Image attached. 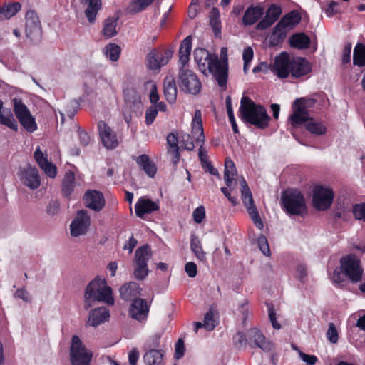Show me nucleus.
<instances>
[{
  "mask_svg": "<svg viewBox=\"0 0 365 365\" xmlns=\"http://www.w3.org/2000/svg\"><path fill=\"white\" fill-rule=\"evenodd\" d=\"M239 113L244 123L254 125L258 129L267 128L271 120L266 108L261 104H256L248 96L242 98Z\"/></svg>",
  "mask_w": 365,
  "mask_h": 365,
  "instance_id": "nucleus-1",
  "label": "nucleus"
},
{
  "mask_svg": "<svg viewBox=\"0 0 365 365\" xmlns=\"http://www.w3.org/2000/svg\"><path fill=\"white\" fill-rule=\"evenodd\" d=\"M339 263V267H336L333 272L332 280L334 284L342 285L346 278L353 284L362 280L364 270L360 259L354 254L342 257Z\"/></svg>",
  "mask_w": 365,
  "mask_h": 365,
  "instance_id": "nucleus-2",
  "label": "nucleus"
},
{
  "mask_svg": "<svg viewBox=\"0 0 365 365\" xmlns=\"http://www.w3.org/2000/svg\"><path fill=\"white\" fill-rule=\"evenodd\" d=\"M112 289L104 279L96 277L86 286L84 293V308L88 310L93 302H103L108 305L114 304Z\"/></svg>",
  "mask_w": 365,
  "mask_h": 365,
  "instance_id": "nucleus-3",
  "label": "nucleus"
},
{
  "mask_svg": "<svg viewBox=\"0 0 365 365\" xmlns=\"http://www.w3.org/2000/svg\"><path fill=\"white\" fill-rule=\"evenodd\" d=\"M315 96L296 98L292 103V113L289 117V121L293 128H300L305 118L310 117V112L314 113L321 108L322 104Z\"/></svg>",
  "mask_w": 365,
  "mask_h": 365,
  "instance_id": "nucleus-4",
  "label": "nucleus"
},
{
  "mask_svg": "<svg viewBox=\"0 0 365 365\" xmlns=\"http://www.w3.org/2000/svg\"><path fill=\"white\" fill-rule=\"evenodd\" d=\"M281 205L289 215L303 216L307 212L305 198L298 189H287L281 195Z\"/></svg>",
  "mask_w": 365,
  "mask_h": 365,
  "instance_id": "nucleus-5",
  "label": "nucleus"
},
{
  "mask_svg": "<svg viewBox=\"0 0 365 365\" xmlns=\"http://www.w3.org/2000/svg\"><path fill=\"white\" fill-rule=\"evenodd\" d=\"M123 98V115L125 123L130 125L133 118H137L142 115L143 105L140 95L134 88L124 89Z\"/></svg>",
  "mask_w": 365,
  "mask_h": 365,
  "instance_id": "nucleus-6",
  "label": "nucleus"
},
{
  "mask_svg": "<svg viewBox=\"0 0 365 365\" xmlns=\"http://www.w3.org/2000/svg\"><path fill=\"white\" fill-rule=\"evenodd\" d=\"M152 256L153 251L148 244H145L135 250V268L133 274L138 280H143L148 275L149 269L148 262Z\"/></svg>",
  "mask_w": 365,
  "mask_h": 365,
  "instance_id": "nucleus-7",
  "label": "nucleus"
},
{
  "mask_svg": "<svg viewBox=\"0 0 365 365\" xmlns=\"http://www.w3.org/2000/svg\"><path fill=\"white\" fill-rule=\"evenodd\" d=\"M93 353L87 350L77 335L71 339L70 361L71 365H91Z\"/></svg>",
  "mask_w": 365,
  "mask_h": 365,
  "instance_id": "nucleus-8",
  "label": "nucleus"
},
{
  "mask_svg": "<svg viewBox=\"0 0 365 365\" xmlns=\"http://www.w3.org/2000/svg\"><path fill=\"white\" fill-rule=\"evenodd\" d=\"M185 66H180L178 74V83L180 88L186 93L198 94L201 91V83L197 76Z\"/></svg>",
  "mask_w": 365,
  "mask_h": 365,
  "instance_id": "nucleus-9",
  "label": "nucleus"
},
{
  "mask_svg": "<svg viewBox=\"0 0 365 365\" xmlns=\"http://www.w3.org/2000/svg\"><path fill=\"white\" fill-rule=\"evenodd\" d=\"M25 34L34 43H38L42 38V28L39 18L34 10H29L25 16Z\"/></svg>",
  "mask_w": 365,
  "mask_h": 365,
  "instance_id": "nucleus-10",
  "label": "nucleus"
},
{
  "mask_svg": "<svg viewBox=\"0 0 365 365\" xmlns=\"http://www.w3.org/2000/svg\"><path fill=\"white\" fill-rule=\"evenodd\" d=\"M334 196L331 189L317 185L313 190L312 205L317 210H327L331 207Z\"/></svg>",
  "mask_w": 365,
  "mask_h": 365,
  "instance_id": "nucleus-11",
  "label": "nucleus"
},
{
  "mask_svg": "<svg viewBox=\"0 0 365 365\" xmlns=\"http://www.w3.org/2000/svg\"><path fill=\"white\" fill-rule=\"evenodd\" d=\"M173 48L165 50L153 49L146 57L148 68L157 70L166 65L173 57Z\"/></svg>",
  "mask_w": 365,
  "mask_h": 365,
  "instance_id": "nucleus-12",
  "label": "nucleus"
},
{
  "mask_svg": "<svg viewBox=\"0 0 365 365\" xmlns=\"http://www.w3.org/2000/svg\"><path fill=\"white\" fill-rule=\"evenodd\" d=\"M207 68L211 73L217 84L220 87H225L228 78V62L225 59V63H221L217 56H214V58L208 62Z\"/></svg>",
  "mask_w": 365,
  "mask_h": 365,
  "instance_id": "nucleus-13",
  "label": "nucleus"
},
{
  "mask_svg": "<svg viewBox=\"0 0 365 365\" xmlns=\"http://www.w3.org/2000/svg\"><path fill=\"white\" fill-rule=\"evenodd\" d=\"M91 223V219L85 210H78L76 218L70 225L71 235L73 237H78L85 235L88 231Z\"/></svg>",
  "mask_w": 365,
  "mask_h": 365,
  "instance_id": "nucleus-14",
  "label": "nucleus"
},
{
  "mask_svg": "<svg viewBox=\"0 0 365 365\" xmlns=\"http://www.w3.org/2000/svg\"><path fill=\"white\" fill-rule=\"evenodd\" d=\"M84 205L96 212L103 210L105 206V198L103 193L96 190H88L83 195Z\"/></svg>",
  "mask_w": 365,
  "mask_h": 365,
  "instance_id": "nucleus-15",
  "label": "nucleus"
},
{
  "mask_svg": "<svg viewBox=\"0 0 365 365\" xmlns=\"http://www.w3.org/2000/svg\"><path fill=\"white\" fill-rule=\"evenodd\" d=\"M292 58L284 51L277 56L273 63V70L279 78H286L291 72Z\"/></svg>",
  "mask_w": 365,
  "mask_h": 365,
  "instance_id": "nucleus-16",
  "label": "nucleus"
},
{
  "mask_svg": "<svg viewBox=\"0 0 365 365\" xmlns=\"http://www.w3.org/2000/svg\"><path fill=\"white\" fill-rule=\"evenodd\" d=\"M282 13V10L279 6L272 4L266 11L264 17L257 24L256 29L263 31L269 28L278 20Z\"/></svg>",
  "mask_w": 365,
  "mask_h": 365,
  "instance_id": "nucleus-17",
  "label": "nucleus"
},
{
  "mask_svg": "<svg viewBox=\"0 0 365 365\" xmlns=\"http://www.w3.org/2000/svg\"><path fill=\"white\" fill-rule=\"evenodd\" d=\"M312 63L304 57L296 56L292 58L291 72L292 77L300 78L311 73Z\"/></svg>",
  "mask_w": 365,
  "mask_h": 365,
  "instance_id": "nucleus-18",
  "label": "nucleus"
},
{
  "mask_svg": "<svg viewBox=\"0 0 365 365\" xmlns=\"http://www.w3.org/2000/svg\"><path fill=\"white\" fill-rule=\"evenodd\" d=\"M20 176L23 184L31 190L37 189L41 185V178L38 169L30 165L21 170Z\"/></svg>",
  "mask_w": 365,
  "mask_h": 365,
  "instance_id": "nucleus-19",
  "label": "nucleus"
},
{
  "mask_svg": "<svg viewBox=\"0 0 365 365\" xmlns=\"http://www.w3.org/2000/svg\"><path fill=\"white\" fill-rule=\"evenodd\" d=\"M149 307L147 302L141 298L133 299L129 308V315L138 322H143L148 315Z\"/></svg>",
  "mask_w": 365,
  "mask_h": 365,
  "instance_id": "nucleus-20",
  "label": "nucleus"
},
{
  "mask_svg": "<svg viewBox=\"0 0 365 365\" xmlns=\"http://www.w3.org/2000/svg\"><path fill=\"white\" fill-rule=\"evenodd\" d=\"M98 129L103 145L107 148H115L118 143L114 133L108 124L103 120L98 122Z\"/></svg>",
  "mask_w": 365,
  "mask_h": 365,
  "instance_id": "nucleus-21",
  "label": "nucleus"
},
{
  "mask_svg": "<svg viewBox=\"0 0 365 365\" xmlns=\"http://www.w3.org/2000/svg\"><path fill=\"white\" fill-rule=\"evenodd\" d=\"M247 336L249 341H253L255 345L264 351L269 352L274 349V344L267 341L262 332L256 328L249 329Z\"/></svg>",
  "mask_w": 365,
  "mask_h": 365,
  "instance_id": "nucleus-22",
  "label": "nucleus"
},
{
  "mask_svg": "<svg viewBox=\"0 0 365 365\" xmlns=\"http://www.w3.org/2000/svg\"><path fill=\"white\" fill-rule=\"evenodd\" d=\"M159 209L160 207L156 202L145 197H140L135 205V215L141 219H145V215L150 214Z\"/></svg>",
  "mask_w": 365,
  "mask_h": 365,
  "instance_id": "nucleus-23",
  "label": "nucleus"
},
{
  "mask_svg": "<svg viewBox=\"0 0 365 365\" xmlns=\"http://www.w3.org/2000/svg\"><path fill=\"white\" fill-rule=\"evenodd\" d=\"M264 14V9L262 6L251 5L245 10L242 24L244 26H252L261 19Z\"/></svg>",
  "mask_w": 365,
  "mask_h": 365,
  "instance_id": "nucleus-24",
  "label": "nucleus"
},
{
  "mask_svg": "<svg viewBox=\"0 0 365 365\" xmlns=\"http://www.w3.org/2000/svg\"><path fill=\"white\" fill-rule=\"evenodd\" d=\"M109 318L110 312L108 309L104 307L96 308L89 312L86 324L96 327L105 322L108 321Z\"/></svg>",
  "mask_w": 365,
  "mask_h": 365,
  "instance_id": "nucleus-25",
  "label": "nucleus"
},
{
  "mask_svg": "<svg viewBox=\"0 0 365 365\" xmlns=\"http://www.w3.org/2000/svg\"><path fill=\"white\" fill-rule=\"evenodd\" d=\"M140 285L135 282H130L124 284L119 289L120 297L124 301H131L140 294Z\"/></svg>",
  "mask_w": 365,
  "mask_h": 365,
  "instance_id": "nucleus-26",
  "label": "nucleus"
},
{
  "mask_svg": "<svg viewBox=\"0 0 365 365\" xmlns=\"http://www.w3.org/2000/svg\"><path fill=\"white\" fill-rule=\"evenodd\" d=\"M81 4L87 6L84 14L90 24L96 21L98 11L102 7L101 0H81Z\"/></svg>",
  "mask_w": 365,
  "mask_h": 365,
  "instance_id": "nucleus-27",
  "label": "nucleus"
},
{
  "mask_svg": "<svg viewBox=\"0 0 365 365\" xmlns=\"http://www.w3.org/2000/svg\"><path fill=\"white\" fill-rule=\"evenodd\" d=\"M163 93L166 101L173 104L177 99L178 89L175 78L173 76H166L163 82Z\"/></svg>",
  "mask_w": 365,
  "mask_h": 365,
  "instance_id": "nucleus-28",
  "label": "nucleus"
},
{
  "mask_svg": "<svg viewBox=\"0 0 365 365\" xmlns=\"http://www.w3.org/2000/svg\"><path fill=\"white\" fill-rule=\"evenodd\" d=\"M305 119L301 126L303 125L312 135L319 136L327 133V128L322 122L317 121L312 117H307Z\"/></svg>",
  "mask_w": 365,
  "mask_h": 365,
  "instance_id": "nucleus-29",
  "label": "nucleus"
},
{
  "mask_svg": "<svg viewBox=\"0 0 365 365\" xmlns=\"http://www.w3.org/2000/svg\"><path fill=\"white\" fill-rule=\"evenodd\" d=\"M289 43L292 48L302 50L309 48L311 40L309 36L303 32L296 33L289 37Z\"/></svg>",
  "mask_w": 365,
  "mask_h": 365,
  "instance_id": "nucleus-30",
  "label": "nucleus"
},
{
  "mask_svg": "<svg viewBox=\"0 0 365 365\" xmlns=\"http://www.w3.org/2000/svg\"><path fill=\"white\" fill-rule=\"evenodd\" d=\"M237 170L234 162L230 158L227 157L225 160L224 180L226 185L232 188L236 184Z\"/></svg>",
  "mask_w": 365,
  "mask_h": 365,
  "instance_id": "nucleus-31",
  "label": "nucleus"
},
{
  "mask_svg": "<svg viewBox=\"0 0 365 365\" xmlns=\"http://www.w3.org/2000/svg\"><path fill=\"white\" fill-rule=\"evenodd\" d=\"M192 36H187L180 43L178 54L180 66H185L190 59L192 49Z\"/></svg>",
  "mask_w": 365,
  "mask_h": 365,
  "instance_id": "nucleus-32",
  "label": "nucleus"
},
{
  "mask_svg": "<svg viewBox=\"0 0 365 365\" xmlns=\"http://www.w3.org/2000/svg\"><path fill=\"white\" fill-rule=\"evenodd\" d=\"M118 19L119 17L117 16H109L104 20L101 33L105 39H109L117 35L118 31L116 30V27Z\"/></svg>",
  "mask_w": 365,
  "mask_h": 365,
  "instance_id": "nucleus-33",
  "label": "nucleus"
},
{
  "mask_svg": "<svg viewBox=\"0 0 365 365\" xmlns=\"http://www.w3.org/2000/svg\"><path fill=\"white\" fill-rule=\"evenodd\" d=\"M136 163L150 178H153L157 172L156 165L150 160L148 155L143 154L138 156Z\"/></svg>",
  "mask_w": 365,
  "mask_h": 365,
  "instance_id": "nucleus-34",
  "label": "nucleus"
},
{
  "mask_svg": "<svg viewBox=\"0 0 365 365\" xmlns=\"http://www.w3.org/2000/svg\"><path fill=\"white\" fill-rule=\"evenodd\" d=\"M143 361L146 365H163V356L165 352L163 350L144 351Z\"/></svg>",
  "mask_w": 365,
  "mask_h": 365,
  "instance_id": "nucleus-35",
  "label": "nucleus"
},
{
  "mask_svg": "<svg viewBox=\"0 0 365 365\" xmlns=\"http://www.w3.org/2000/svg\"><path fill=\"white\" fill-rule=\"evenodd\" d=\"M195 61L197 63L200 70L202 72L205 71L206 63L210 62L214 58L206 49L202 48H197L193 52Z\"/></svg>",
  "mask_w": 365,
  "mask_h": 365,
  "instance_id": "nucleus-36",
  "label": "nucleus"
},
{
  "mask_svg": "<svg viewBox=\"0 0 365 365\" xmlns=\"http://www.w3.org/2000/svg\"><path fill=\"white\" fill-rule=\"evenodd\" d=\"M167 142L169 145L168 152L173 155V163L176 165L179 163L180 159V154L179 153L178 138L174 133H170L167 136Z\"/></svg>",
  "mask_w": 365,
  "mask_h": 365,
  "instance_id": "nucleus-37",
  "label": "nucleus"
},
{
  "mask_svg": "<svg viewBox=\"0 0 365 365\" xmlns=\"http://www.w3.org/2000/svg\"><path fill=\"white\" fill-rule=\"evenodd\" d=\"M279 24L277 23L272 29L269 36V45L270 46H277L284 41L287 36V30L283 26H279Z\"/></svg>",
  "mask_w": 365,
  "mask_h": 365,
  "instance_id": "nucleus-38",
  "label": "nucleus"
},
{
  "mask_svg": "<svg viewBox=\"0 0 365 365\" xmlns=\"http://www.w3.org/2000/svg\"><path fill=\"white\" fill-rule=\"evenodd\" d=\"M75 175L73 171L66 173L62 181L61 192L64 197L68 198L73 192Z\"/></svg>",
  "mask_w": 365,
  "mask_h": 365,
  "instance_id": "nucleus-39",
  "label": "nucleus"
},
{
  "mask_svg": "<svg viewBox=\"0 0 365 365\" xmlns=\"http://www.w3.org/2000/svg\"><path fill=\"white\" fill-rule=\"evenodd\" d=\"M302 16L297 10H292L288 14H285L278 22L279 26H283L287 29L289 26H296L301 21Z\"/></svg>",
  "mask_w": 365,
  "mask_h": 365,
  "instance_id": "nucleus-40",
  "label": "nucleus"
},
{
  "mask_svg": "<svg viewBox=\"0 0 365 365\" xmlns=\"http://www.w3.org/2000/svg\"><path fill=\"white\" fill-rule=\"evenodd\" d=\"M190 249L199 260L202 262L206 260V253L202 250L199 237L195 234L191 235Z\"/></svg>",
  "mask_w": 365,
  "mask_h": 365,
  "instance_id": "nucleus-41",
  "label": "nucleus"
},
{
  "mask_svg": "<svg viewBox=\"0 0 365 365\" xmlns=\"http://www.w3.org/2000/svg\"><path fill=\"white\" fill-rule=\"evenodd\" d=\"M21 8L19 2H13L0 9V21L14 16Z\"/></svg>",
  "mask_w": 365,
  "mask_h": 365,
  "instance_id": "nucleus-42",
  "label": "nucleus"
},
{
  "mask_svg": "<svg viewBox=\"0 0 365 365\" xmlns=\"http://www.w3.org/2000/svg\"><path fill=\"white\" fill-rule=\"evenodd\" d=\"M353 63L359 67L365 66V45L358 43L354 49Z\"/></svg>",
  "mask_w": 365,
  "mask_h": 365,
  "instance_id": "nucleus-43",
  "label": "nucleus"
},
{
  "mask_svg": "<svg viewBox=\"0 0 365 365\" xmlns=\"http://www.w3.org/2000/svg\"><path fill=\"white\" fill-rule=\"evenodd\" d=\"M14 102V112L19 121H21L23 117L29 114L30 111L21 99L15 98Z\"/></svg>",
  "mask_w": 365,
  "mask_h": 365,
  "instance_id": "nucleus-44",
  "label": "nucleus"
},
{
  "mask_svg": "<svg viewBox=\"0 0 365 365\" xmlns=\"http://www.w3.org/2000/svg\"><path fill=\"white\" fill-rule=\"evenodd\" d=\"M245 207L247 208V212L256 227L259 229H262L264 227L263 222L259 216L255 202L252 203V205H245Z\"/></svg>",
  "mask_w": 365,
  "mask_h": 365,
  "instance_id": "nucleus-45",
  "label": "nucleus"
},
{
  "mask_svg": "<svg viewBox=\"0 0 365 365\" xmlns=\"http://www.w3.org/2000/svg\"><path fill=\"white\" fill-rule=\"evenodd\" d=\"M105 50L106 56L108 57L110 61L115 62L118 60L121 52V48L118 45L112 43H108L105 47Z\"/></svg>",
  "mask_w": 365,
  "mask_h": 365,
  "instance_id": "nucleus-46",
  "label": "nucleus"
},
{
  "mask_svg": "<svg viewBox=\"0 0 365 365\" xmlns=\"http://www.w3.org/2000/svg\"><path fill=\"white\" fill-rule=\"evenodd\" d=\"M0 123L14 131L18 130L17 122L14 118L13 113L11 110H9L6 115H3L2 113L1 114Z\"/></svg>",
  "mask_w": 365,
  "mask_h": 365,
  "instance_id": "nucleus-47",
  "label": "nucleus"
},
{
  "mask_svg": "<svg viewBox=\"0 0 365 365\" xmlns=\"http://www.w3.org/2000/svg\"><path fill=\"white\" fill-rule=\"evenodd\" d=\"M161 334L156 333L150 336L143 345V351L159 350Z\"/></svg>",
  "mask_w": 365,
  "mask_h": 365,
  "instance_id": "nucleus-48",
  "label": "nucleus"
},
{
  "mask_svg": "<svg viewBox=\"0 0 365 365\" xmlns=\"http://www.w3.org/2000/svg\"><path fill=\"white\" fill-rule=\"evenodd\" d=\"M24 128L30 133L35 131L37 129L34 118L31 115V113L23 117L21 121H19Z\"/></svg>",
  "mask_w": 365,
  "mask_h": 365,
  "instance_id": "nucleus-49",
  "label": "nucleus"
},
{
  "mask_svg": "<svg viewBox=\"0 0 365 365\" xmlns=\"http://www.w3.org/2000/svg\"><path fill=\"white\" fill-rule=\"evenodd\" d=\"M192 135L197 143H205V136L202 125L192 123Z\"/></svg>",
  "mask_w": 365,
  "mask_h": 365,
  "instance_id": "nucleus-50",
  "label": "nucleus"
},
{
  "mask_svg": "<svg viewBox=\"0 0 365 365\" xmlns=\"http://www.w3.org/2000/svg\"><path fill=\"white\" fill-rule=\"evenodd\" d=\"M266 305H267V309H268L269 318V320H270V322L272 323V325L273 328L275 329H277V330L280 329L282 326L277 321L276 313H275V311H274V304L272 302H266Z\"/></svg>",
  "mask_w": 365,
  "mask_h": 365,
  "instance_id": "nucleus-51",
  "label": "nucleus"
},
{
  "mask_svg": "<svg viewBox=\"0 0 365 365\" xmlns=\"http://www.w3.org/2000/svg\"><path fill=\"white\" fill-rule=\"evenodd\" d=\"M339 3L336 1H331L327 7L324 9V12L328 17H331L336 14H341L342 11L339 7Z\"/></svg>",
  "mask_w": 365,
  "mask_h": 365,
  "instance_id": "nucleus-52",
  "label": "nucleus"
},
{
  "mask_svg": "<svg viewBox=\"0 0 365 365\" xmlns=\"http://www.w3.org/2000/svg\"><path fill=\"white\" fill-rule=\"evenodd\" d=\"M258 247L265 256L271 255L267 237L261 234L257 239Z\"/></svg>",
  "mask_w": 365,
  "mask_h": 365,
  "instance_id": "nucleus-53",
  "label": "nucleus"
},
{
  "mask_svg": "<svg viewBox=\"0 0 365 365\" xmlns=\"http://www.w3.org/2000/svg\"><path fill=\"white\" fill-rule=\"evenodd\" d=\"M352 212L356 219L365 221V203L354 205Z\"/></svg>",
  "mask_w": 365,
  "mask_h": 365,
  "instance_id": "nucleus-54",
  "label": "nucleus"
},
{
  "mask_svg": "<svg viewBox=\"0 0 365 365\" xmlns=\"http://www.w3.org/2000/svg\"><path fill=\"white\" fill-rule=\"evenodd\" d=\"M80 102L78 100L71 101L66 106V111L70 118H73L78 112Z\"/></svg>",
  "mask_w": 365,
  "mask_h": 365,
  "instance_id": "nucleus-55",
  "label": "nucleus"
},
{
  "mask_svg": "<svg viewBox=\"0 0 365 365\" xmlns=\"http://www.w3.org/2000/svg\"><path fill=\"white\" fill-rule=\"evenodd\" d=\"M158 115L156 106H150L145 112V123L147 125H151Z\"/></svg>",
  "mask_w": 365,
  "mask_h": 365,
  "instance_id": "nucleus-56",
  "label": "nucleus"
},
{
  "mask_svg": "<svg viewBox=\"0 0 365 365\" xmlns=\"http://www.w3.org/2000/svg\"><path fill=\"white\" fill-rule=\"evenodd\" d=\"M60 212V202L57 200H51L46 207V212L50 216H54Z\"/></svg>",
  "mask_w": 365,
  "mask_h": 365,
  "instance_id": "nucleus-57",
  "label": "nucleus"
},
{
  "mask_svg": "<svg viewBox=\"0 0 365 365\" xmlns=\"http://www.w3.org/2000/svg\"><path fill=\"white\" fill-rule=\"evenodd\" d=\"M34 155L36 163L41 168L49 163L47 158V155H44L39 147L36 148Z\"/></svg>",
  "mask_w": 365,
  "mask_h": 365,
  "instance_id": "nucleus-58",
  "label": "nucleus"
},
{
  "mask_svg": "<svg viewBox=\"0 0 365 365\" xmlns=\"http://www.w3.org/2000/svg\"><path fill=\"white\" fill-rule=\"evenodd\" d=\"M204 327L208 331H211L215 327L213 320V312L211 309H210L205 315Z\"/></svg>",
  "mask_w": 365,
  "mask_h": 365,
  "instance_id": "nucleus-59",
  "label": "nucleus"
},
{
  "mask_svg": "<svg viewBox=\"0 0 365 365\" xmlns=\"http://www.w3.org/2000/svg\"><path fill=\"white\" fill-rule=\"evenodd\" d=\"M181 140L180 143L182 144V146H184L185 149L187 150L192 151L195 148V145L192 141V137L189 134H183L181 136Z\"/></svg>",
  "mask_w": 365,
  "mask_h": 365,
  "instance_id": "nucleus-60",
  "label": "nucleus"
},
{
  "mask_svg": "<svg viewBox=\"0 0 365 365\" xmlns=\"http://www.w3.org/2000/svg\"><path fill=\"white\" fill-rule=\"evenodd\" d=\"M327 335L331 343L337 342L339 339L338 331L334 323H329Z\"/></svg>",
  "mask_w": 365,
  "mask_h": 365,
  "instance_id": "nucleus-61",
  "label": "nucleus"
},
{
  "mask_svg": "<svg viewBox=\"0 0 365 365\" xmlns=\"http://www.w3.org/2000/svg\"><path fill=\"white\" fill-rule=\"evenodd\" d=\"M185 351V348L184 341L182 339H178L175 344V358L176 359H181L184 356Z\"/></svg>",
  "mask_w": 365,
  "mask_h": 365,
  "instance_id": "nucleus-62",
  "label": "nucleus"
},
{
  "mask_svg": "<svg viewBox=\"0 0 365 365\" xmlns=\"http://www.w3.org/2000/svg\"><path fill=\"white\" fill-rule=\"evenodd\" d=\"M193 219L196 223H201L205 217V209L203 206H199L193 211Z\"/></svg>",
  "mask_w": 365,
  "mask_h": 365,
  "instance_id": "nucleus-63",
  "label": "nucleus"
},
{
  "mask_svg": "<svg viewBox=\"0 0 365 365\" xmlns=\"http://www.w3.org/2000/svg\"><path fill=\"white\" fill-rule=\"evenodd\" d=\"M241 193L244 205H252V203H254L250 187L241 190Z\"/></svg>",
  "mask_w": 365,
  "mask_h": 365,
  "instance_id": "nucleus-64",
  "label": "nucleus"
}]
</instances>
